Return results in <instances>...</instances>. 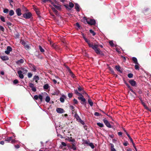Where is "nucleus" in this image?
Masks as SVG:
<instances>
[{
  "label": "nucleus",
  "instance_id": "nucleus-11",
  "mask_svg": "<svg viewBox=\"0 0 151 151\" xmlns=\"http://www.w3.org/2000/svg\"><path fill=\"white\" fill-rule=\"evenodd\" d=\"M24 62V59H21L20 60H17L16 62V63L18 65H20L21 64H22Z\"/></svg>",
  "mask_w": 151,
  "mask_h": 151
},
{
  "label": "nucleus",
  "instance_id": "nucleus-62",
  "mask_svg": "<svg viewBox=\"0 0 151 151\" xmlns=\"http://www.w3.org/2000/svg\"><path fill=\"white\" fill-rule=\"evenodd\" d=\"M90 142L89 141H88L87 140H84V143L85 144H86L88 145Z\"/></svg>",
  "mask_w": 151,
  "mask_h": 151
},
{
  "label": "nucleus",
  "instance_id": "nucleus-21",
  "mask_svg": "<svg viewBox=\"0 0 151 151\" xmlns=\"http://www.w3.org/2000/svg\"><path fill=\"white\" fill-rule=\"evenodd\" d=\"M62 97H61L60 98V100L61 102L63 103L65 101L64 98H65L66 97L65 95H64L62 96Z\"/></svg>",
  "mask_w": 151,
  "mask_h": 151
},
{
  "label": "nucleus",
  "instance_id": "nucleus-15",
  "mask_svg": "<svg viewBox=\"0 0 151 151\" xmlns=\"http://www.w3.org/2000/svg\"><path fill=\"white\" fill-rule=\"evenodd\" d=\"M70 147L71 149H73L74 150H76V147L75 146V144L74 142L72 143L71 145L70 146Z\"/></svg>",
  "mask_w": 151,
  "mask_h": 151
},
{
  "label": "nucleus",
  "instance_id": "nucleus-17",
  "mask_svg": "<svg viewBox=\"0 0 151 151\" xmlns=\"http://www.w3.org/2000/svg\"><path fill=\"white\" fill-rule=\"evenodd\" d=\"M132 60L133 61L134 63L135 64H139L137 62V58L135 57H133L132 58Z\"/></svg>",
  "mask_w": 151,
  "mask_h": 151
},
{
  "label": "nucleus",
  "instance_id": "nucleus-13",
  "mask_svg": "<svg viewBox=\"0 0 151 151\" xmlns=\"http://www.w3.org/2000/svg\"><path fill=\"white\" fill-rule=\"evenodd\" d=\"M56 111L58 113H62L64 111L63 109L61 108H57L56 109Z\"/></svg>",
  "mask_w": 151,
  "mask_h": 151
},
{
  "label": "nucleus",
  "instance_id": "nucleus-61",
  "mask_svg": "<svg viewBox=\"0 0 151 151\" xmlns=\"http://www.w3.org/2000/svg\"><path fill=\"white\" fill-rule=\"evenodd\" d=\"M15 148L16 149H18L19 148L20 146L19 145L17 144L14 145Z\"/></svg>",
  "mask_w": 151,
  "mask_h": 151
},
{
  "label": "nucleus",
  "instance_id": "nucleus-57",
  "mask_svg": "<svg viewBox=\"0 0 151 151\" xmlns=\"http://www.w3.org/2000/svg\"><path fill=\"white\" fill-rule=\"evenodd\" d=\"M51 0H41L44 3H45L49 1L51 2Z\"/></svg>",
  "mask_w": 151,
  "mask_h": 151
},
{
  "label": "nucleus",
  "instance_id": "nucleus-46",
  "mask_svg": "<svg viewBox=\"0 0 151 151\" xmlns=\"http://www.w3.org/2000/svg\"><path fill=\"white\" fill-rule=\"evenodd\" d=\"M19 83L17 79H15L13 81V83L14 84H17Z\"/></svg>",
  "mask_w": 151,
  "mask_h": 151
},
{
  "label": "nucleus",
  "instance_id": "nucleus-3",
  "mask_svg": "<svg viewBox=\"0 0 151 151\" xmlns=\"http://www.w3.org/2000/svg\"><path fill=\"white\" fill-rule=\"evenodd\" d=\"M32 16V14L30 12L24 13L23 14V17L26 19H29Z\"/></svg>",
  "mask_w": 151,
  "mask_h": 151
},
{
  "label": "nucleus",
  "instance_id": "nucleus-5",
  "mask_svg": "<svg viewBox=\"0 0 151 151\" xmlns=\"http://www.w3.org/2000/svg\"><path fill=\"white\" fill-rule=\"evenodd\" d=\"M103 121L104 122L105 125L108 127L109 128L112 127L110 123L108 122V121L106 119H103Z\"/></svg>",
  "mask_w": 151,
  "mask_h": 151
},
{
  "label": "nucleus",
  "instance_id": "nucleus-51",
  "mask_svg": "<svg viewBox=\"0 0 151 151\" xmlns=\"http://www.w3.org/2000/svg\"><path fill=\"white\" fill-rule=\"evenodd\" d=\"M82 94H83L81 93H79L77 95L79 96V97H78L83 98L84 97L83 96Z\"/></svg>",
  "mask_w": 151,
  "mask_h": 151
},
{
  "label": "nucleus",
  "instance_id": "nucleus-49",
  "mask_svg": "<svg viewBox=\"0 0 151 151\" xmlns=\"http://www.w3.org/2000/svg\"><path fill=\"white\" fill-rule=\"evenodd\" d=\"M109 44L111 46L113 47L114 46V44L112 41H110L109 42Z\"/></svg>",
  "mask_w": 151,
  "mask_h": 151
},
{
  "label": "nucleus",
  "instance_id": "nucleus-32",
  "mask_svg": "<svg viewBox=\"0 0 151 151\" xmlns=\"http://www.w3.org/2000/svg\"><path fill=\"white\" fill-rule=\"evenodd\" d=\"M74 6V4L71 2H70L69 4V6L70 8H72Z\"/></svg>",
  "mask_w": 151,
  "mask_h": 151
},
{
  "label": "nucleus",
  "instance_id": "nucleus-10",
  "mask_svg": "<svg viewBox=\"0 0 151 151\" xmlns=\"http://www.w3.org/2000/svg\"><path fill=\"white\" fill-rule=\"evenodd\" d=\"M18 74L19 75V77L21 79L24 78V76L23 74L22 73V72L21 71H18L17 72Z\"/></svg>",
  "mask_w": 151,
  "mask_h": 151
},
{
  "label": "nucleus",
  "instance_id": "nucleus-8",
  "mask_svg": "<svg viewBox=\"0 0 151 151\" xmlns=\"http://www.w3.org/2000/svg\"><path fill=\"white\" fill-rule=\"evenodd\" d=\"M16 13L18 16H20L21 15L22 13L21 9L20 8H18L16 9Z\"/></svg>",
  "mask_w": 151,
  "mask_h": 151
},
{
  "label": "nucleus",
  "instance_id": "nucleus-44",
  "mask_svg": "<svg viewBox=\"0 0 151 151\" xmlns=\"http://www.w3.org/2000/svg\"><path fill=\"white\" fill-rule=\"evenodd\" d=\"M70 74L71 76V77H73V78H74L75 77V75L73 73V72H72L70 70Z\"/></svg>",
  "mask_w": 151,
  "mask_h": 151
},
{
  "label": "nucleus",
  "instance_id": "nucleus-37",
  "mask_svg": "<svg viewBox=\"0 0 151 151\" xmlns=\"http://www.w3.org/2000/svg\"><path fill=\"white\" fill-rule=\"evenodd\" d=\"M12 137H10V141H11V142L12 143H15L17 142V141L15 139H12Z\"/></svg>",
  "mask_w": 151,
  "mask_h": 151
},
{
  "label": "nucleus",
  "instance_id": "nucleus-27",
  "mask_svg": "<svg viewBox=\"0 0 151 151\" xmlns=\"http://www.w3.org/2000/svg\"><path fill=\"white\" fill-rule=\"evenodd\" d=\"M96 124L98 126L101 127H102L104 126V124L103 123H101L100 122L97 123Z\"/></svg>",
  "mask_w": 151,
  "mask_h": 151
},
{
  "label": "nucleus",
  "instance_id": "nucleus-39",
  "mask_svg": "<svg viewBox=\"0 0 151 151\" xmlns=\"http://www.w3.org/2000/svg\"><path fill=\"white\" fill-rule=\"evenodd\" d=\"M64 6H65V8L67 10H71V9L69 7V6H68V4H65L64 5Z\"/></svg>",
  "mask_w": 151,
  "mask_h": 151
},
{
  "label": "nucleus",
  "instance_id": "nucleus-23",
  "mask_svg": "<svg viewBox=\"0 0 151 151\" xmlns=\"http://www.w3.org/2000/svg\"><path fill=\"white\" fill-rule=\"evenodd\" d=\"M75 118L77 120L78 122L79 120L81 119V118L78 115V114H77V113H76L75 114Z\"/></svg>",
  "mask_w": 151,
  "mask_h": 151
},
{
  "label": "nucleus",
  "instance_id": "nucleus-1",
  "mask_svg": "<svg viewBox=\"0 0 151 151\" xmlns=\"http://www.w3.org/2000/svg\"><path fill=\"white\" fill-rule=\"evenodd\" d=\"M84 40L88 44L89 47L93 49L96 53L101 56L104 55V53L98 48L99 45L95 43L93 44V42H91L90 40H87L86 38H84Z\"/></svg>",
  "mask_w": 151,
  "mask_h": 151
},
{
  "label": "nucleus",
  "instance_id": "nucleus-22",
  "mask_svg": "<svg viewBox=\"0 0 151 151\" xmlns=\"http://www.w3.org/2000/svg\"><path fill=\"white\" fill-rule=\"evenodd\" d=\"M88 104H89L91 106H93V102L90 99H88Z\"/></svg>",
  "mask_w": 151,
  "mask_h": 151
},
{
  "label": "nucleus",
  "instance_id": "nucleus-9",
  "mask_svg": "<svg viewBox=\"0 0 151 151\" xmlns=\"http://www.w3.org/2000/svg\"><path fill=\"white\" fill-rule=\"evenodd\" d=\"M19 71H21L23 74L26 73L27 72V70L24 68H21Z\"/></svg>",
  "mask_w": 151,
  "mask_h": 151
},
{
  "label": "nucleus",
  "instance_id": "nucleus-64",
  "mask_svg": "<svg viewBox=\"0 0 151 151\" xmlns=\"http://www.w3.org/2000/svg\"><path fill=\"white\" fill-rule=\"evenodd\" d=\"M73 101L74 103L75 104H78V101L76 99H73Z\"/></svg>",
  "mask_w": 151,
  "mask_h": 151
},
{
  "label": "nucleus",
  "instance_id": "nucleus-55",
  "mask_svg": "<svg viewBox=\"0 0 151 151\" xmlns=\"http://www.w3.org/2000/svg\"><path fill=\"white\" fill-rule=\"evenodd\" d=\"M33 79L35 80H39V78L38 76H35L34 77Z\"/></svg>",
  "mask_w": 151,
  "mask_h": 151
},
{
  "label": "nucleus",
  "instance_id": "nucleus-7",
  "mask_svg": "<svg viewBox=\"0 0 151 151\" xmlns=\"http://www.w3.org/2000/svg\"><path fill=\"white\" fill-rule=\"evenodd\" d=\"M129 82L132 86H134L136 84L135 81L133 80H130L129 81Z\"/></svg>",
  "mask_w": 151,
  "mask_h": 151
},
{
  "label": "nucleus",
  "instance_id": "nucleus-50",
  "mask_svg": "<svg viewBox=\"0 0 151 151\" xmlns=\"http://www.w3.org/2000/svg\"><path fill=\"white\" fill-rule=\"evenodd\" d=\"M82 94H83L81 93H79L77 95L79 96V97H78L83 98L84 97L83 96Z\"/></svg>",
  "mask_w": 151,
  "mask_h": 151
},
{
  "label": "nucleus",
  "instance_id": "nucleus-52",
  "mask_svg": "<svg viewBox=\"0 0 151 151\" xmlns=\"http://www.w3.org/2000/svg\"><path fill=\"white\" fill-rule=\"evenodd\" d=\"M133 74L132 73H129L128 75V77L129 78H132L133 77Z\"/></svg>",
  "mask_w": 151,
  "mask_h": 151
},
{
  "label": "nucleus",
  "instance_id": "nucleus-60",
  "mask_svg": "<svg viewBox=\"0 0 151 151\" xmlns=\"http://www.w3.org/2000/svg\"><path fill=\"white\" fill-rule=\"evenodd\" d=\"M34 99L36 100H37L39 99L38 96L37 95H35L34 96Z\"/></svg>",
  "mask_w": 151,
  "mask_h": 151
},
{
  "label": "nucleus",
  "instance_id": "nucleus-25",
  "mask_svg": "<svg viewBox=\"0 0 151 151\" xmlns=\"http://www.w3.org/2000/svg\"><path fill=\"white\" fill-rule=\"evenodd\" d=\"M111 145V151H116V149L114 148V145L112 144H110Z\"/></svg>",
  "mask_w": 151,
  "mask_h": 151
},
{
  "label": "nucleus",
  "instance_id": "nucleus-59",
  "mask_svg": "<svg viewBox=\"0 0 151 151\" xmlns=\"http://www.w3.org/2000/svg\"><path fill=\"white\" fill-rule=\"evenodd\" d=\"M36 12V13L39 16L40 15V12L39 9H38L36 11H35Z\"/></svg>",
  "mask_w": 151,
  "mask_h": 151
},
{
  "label": "nucleus",
  "instance_id": "nucleus-56",
  "mask_svg": "<svg viewBox=\"0 0 151 151\" xmlns=\"http://www.w3.org/2000/svg\"><path fill=\"white\" fill-rule=\"evenodd\" d=\"M78 122H80L81 124H82L83 125H84L85 124L84 122L83 121H82L81 119L79 120Z\"/></svg>",
  "mask_w": 151,
  "mask_h": 151
},
{
  "label": "nucleus",
  "instance_id": "nucleus-20",
  "mask_svg": "<svg viewBox=\"0 0 151 151\" xmlns=\"http://www.w3.org/2000/svg\"><path fill=\"white\" fill-rule=\"evenodd\" d=\"M115 68L117 71L120 72V73H122V71L120 70L121 67L119 65H116L115 66Z\"/></svg>",
  "mask_w": 151,
  "mask_h": 151
},
{
  "label": "nucleus",
  "instance_id": "nucleus-6",
  "mask_svg": "<svg viewBox=\"0 0 151 151\" xmlns=\"http://www.w3.org/2000/svg\"><path fill=\"white\" fill-rule=\"evenodd\" d=\"M78 98L79 100H81V103L82 104H83L84 105H86V100L84 97H78Z\"/></svg>",
  "mask_w": 151,
  "mask_h": 151
},
{
  "label": "nucleus",
  "instance_id": "nucleus-58",
  "mask_svg": "<svg viewBox=\"0 0 151 151\" xmlns=\"http://www.w3.org/2000/svg\"><path fill=\"white\" fill-rule=\"evenodd\" d=\"M32 90L33 91L35 92L36 91V89L35 87L34 86L32 88Z\"/></svg>",
  "mask_w": 151,
  "mask_h": 151
},
{
  "label": "nucleus",
  "instance_id": "nucleus-12",
  "mask_svg": "<svg viewBox=\"0 0 151 151\" xmlns=\"http://www.w3.org/2000/svg\"><path fill=\"white\" fill-rule=\"evenodd\" d=\"M0 58L3 61L8 60L9 59V57L7 56H1Z\"/></svg>",
  "mask_w": 151,
  "mask_h": 151
},
{
  "label": "nucleus",
  "instance_id": "nucleus-45",
  "mask_svg": "<svg viewBox=\"0 0 151 151\" xmlns=\"http://www.w3.org/2000/svg\"><path fill=\"white\" fill-rule=\"evenodd\" d=\"M14 14V12L12 10H10V16L13 15Z\"/></svg>",
  "mask_w": 151,
  "mask_h": 151
},
{
  "label": "nucleus",
  "instance_id": "nucleus-43",
  "mask_svg": "<svg viewBox=\"0 0 151 151\" xmlns=\"http://www.w3.org/2000/svg\"><path fill=\"white\" fill-rule=\"evenodd\" d=\"M78 91L79 92H81L82 91H83V89L82 88H81V86H79V87H78Z\"/></svg>",
  "mask_w": 151,
  "mask_h": 151
},
{
  "label": "nucleus",
  "instance_id": "nucleus-34",
  "mask_svg": "<svg viewBox=\"0 0 151 151\" xmlns=\"http://www.w3.org/2000/svg\"><path fill=\"white\" fill-rule=\"evenodd\" d=\"M49 85L48 84H45L43 86V88L45 89H47L49 88Z\"/></svg>",
  "mask_w": 151,
  "mask_h": 151
},
{
  "label": "nucleus",
  "instance_id": "nucleus-18",
  "mask_svg": "<svg viewBox=\"0 0 151 151\" xmlns=\"http://www.w3.org/2000/svg\"><path fill=\"white\" fill-rule=\"evenodd\" d=\"M54 7L58 10H61V5L58 4V5L54 6Z\"/></svg>",
  "mask_w": 151,
  "mask_h": 151
},
{
  "label": "nucleus",
  "instance_id": "nucleus-4",
  "mask_svg": "<svg viewBox=\"0 0 151 151\" xmlns=\"http://www.w3.org/2000/svg\"><path fill=\"white\" fill-rule=\"evenodd\" d=\"M124 83L126 85V86L128 87L130 90L134 94L136 95H137L136 93L132 89V87H131L129 84L127 83V81L125 80H124Z\"/></svg>",
  "mask_w": 151,
  "mask_h": 151
},
{
  "label": "nucleus",
  "instance_id": "nucleus-19",
  "mask_svg": "<svg viewBox=\"0 0 151 151\" xmlns=\"http://www.w3.org/2000/svg\"><path fill=\"white\" fill-rule=\"evenodd\" d=\"M39 48L40 51L43 54H44L45 52V50L40 45L39 46Z\"/></svg>",
  "mask_w": 151,
  "mask_h": 151
},
{
  "label": "nucleus",
  "instance_id": "nucleus-36",
  "mask_svg": "<svg viewBox=\"0 0 151 151\" xmlns=\"http://www.w3.org/2000/svg\"><path fill=\"white\" fill-rule=\"evenodd\" d=\"M50 100V98L49 96H47L45 99V101L47 102H49Z\"/></svg>",
  "mask_w": 151,
  "mask_h": 151
},
{
  "label": "nucleus",
  "instance_id": "nucleus-24",
  "mask_svg": "<svg viewBox=\"0 0 151 151\" xmlns=\"http://www.w3.org/2000/svg\"><path fill=\"white\" fill-rule=\"evenodd\" d=\"M51 9L52 10L53 12L56 15H57L58 12V11L57 10H56L55 8L54 7H52L51 8Z\"/></svg>",
  "mask_w": 151,
  "mask_h": 151
},
{
  "label": "nucleus",
  "instance_id": "nucleus-48",
  "mask_svg": "<svg viewBox=\"0 0 151 151\" xmlns=\"http://www.w3.org/2000/svg\"><path fill=\"white\" fill-rule=\"evenodd\" d=\"M137 91L139 94H141L142 93V91L140 89H137Z\"/></svg>",
  "mask_w": 151,
  "mask_h": 151
},
{
  "label": "nucleus",
  "instance_id": "nucleus-33",
  "mask_svg": "<svg viewBox=\"0 0 151 151\" xmlns=\"http://www.w3.org/2000/svg\"><path fill=\"white\" fill-rule=\"evenodd\" d=\"M89 32L90 33L92 34V35L93 36H95L96 34L95 32H94V31H93L92 29H90L89 30Z\"/></svg>",
  "mask_w": 151,
  "mask_h": 151
},
{
  "label": "nucleus",
  "instance_id": "nucleus-63",
  "mask_svg": "<svg viewBox=\"0 0 151 151\" xmlns=\"http://www.w3.org/2000/svg\"><path fill=\"white\" fill-rule=\"evenodd\" d=\"M68 96L69 97L71 98L72 97L73 94L72 93H69L68 94Z\"/></svg>",
  "mask_w": 151,
  "mask_h": 151
},
{
  "label": "nucleus",
  "instance_id": "nucleus-35",
  "mask_svg": "<svg viewBox=\"0 0 151 151\" xmlns=\"http://www.w3.org/2000/svg\"><path fill=\"white\" fill-rule=\"evenodd\" d=\"M126 134L128 137H129V139L130 140L131 142H132L133 141V140L132 139V138L129 135V134H128L127 132H126Z\"/></svg>",
  "mask_w": 151,
  "mask_h": 151
},
{
  "label": "nucleus",
  "instance_id": "nucleus-31",
  "mask_svg": "<svg viewBox=\"0 0 151 151\" xmlns=\"http://www.w3.org/2000/svg\"><path fill=\"white\" fill-rule=\"evenodd\" d=\"M32 67V70L33 71H36V67L35 65L32 64H31Z\"/></svg>",
  "mask_w": 151,
  "mask_h": 151
},
{
  "label": "nucleus",
  "instance_id": "nucleus-42",
  "mask_svg": "<svg viewBox=\"0 0 151 151\" xmlns=\"http://www.w3.org/2000/svg\"><path fill=\"white\" fill-rule=\"evenodd\" d=\"M3 12L4 13H7L8 12L9 10L7 9H3Z\"/></svg>",
  "mask_w": 151,
  "mask_h": 151
},
{
  "label": "nucleus",
  "instance_id": "nucleus-26",
  "mask_svg": "<svg viewBox=\"0 0 151 151\" xmlns=\"http://www.w3.org/2000/svg\"><path fill=\"white\" fill-rule=\"evenodd\" d=\"M5 52L6 54H8L9 53V46H8L7 47V50L5 51Z\"/></svg>",
  "mask_w": 151,
  "mask_h": 151
},
{
  "label": "nucleus",
  "instance_id": "nucleus-28",
  "mask_svg": "<svg viewBox=\"0 0 151 151\" xmlns=\"http://www.w3.org/2000/svg\"><path fill=\"white\" fill-rule=\"evenodd\" d=\"M109 71L111 72V74H114V72L112 68H111L110 67H109Z\"/></svg>",
  "mask_w": 151,
  "mask_h": 151
},
{
  "label": "nucleus",
  "instance_id": "nucleus-54",
  "mask_svg": "<svg viewBox=\"0 0 151 151\" xmlns=\"http://www.w3.org/2000/svg\"><path fill=\"white\" fill-rule=\"evenodd\" d=\"M32 74L31 73H28V77L29 78H31L32 77Z\"/></svg>",
  "mask_w": 151,
  "mask_h": 151
},
{
  "label": "nucleus",
  "instance_id": "nucleus-14",
  "mask_svg": "<svg viewBox=\"0 0 151 151\" xmlns=\"http://www.w3.org/2000/svg\"><path fill=\"white\" fill-rule=\"evenodd\" d=\"M9 139L8 138H7V139H5L4 141H1L0 142V144L1 145H3L4 143H9Z\"/></svg>",
  "mask_w": 151,
  "mask_h": 151
},
{
  "label": "nucleus",
  "instance_id": "nucleus-47",
  "mask_svg": "<svg viewBox=\"0 0 151 151\" xmlns=\"http://www.w3.org/2000/svg\"><path fill=\"white\" fill-rule=\"evenodd\" d=\"M0 18L2 22H5V19H4V17L1 16L0 17Z\"/></svg>",
  "mask_w": 151,
  "mask_h": 151
},
{
  "label": "nucleus",
  "instance_id": "nucleus-40",
  "mask_svg": "<svg viewBox=\"0 0 151 151\" xmlns=\"http://www.w3.org/2000/svg\"><path fill=\"white\" fill-rule=\"evenodd\" d=\"M139 64H136L135 65V69L136 70H139Z\"/></svg>",
  "mask_w": 151,
  "mask_h": 151
},
{
  "label": "nucleus",
  "instance_id": "nucleus-2",
  "mask_svg": "<svg viewBox=\"0 0 151 151\" xmlns=\"http://www.w3.org/2000/svg\"><path fill=\"white\" fill-rule=\"evenodd\" d=\"M84 19L86 21V22L91 25H94L96 24V21L94 19H91L90 18L87 19L86 17H84Z\"/></svg>",
  "mask_w": 151,
  "mask_h": 151
},
{
  "label": "nucleus",
  "instance_id": "nucleus-41",
  "mask_svg": "<svg viewBox=\"0 0 151 151\" xmlns=\"http://www.w3.org/2000/svg\"><path fill=\"white\" fill-rule=\"evenodd\" d=\"M38 96L39 98L40 99V101H42L43 99L42 96L41 94H39Z\"/></svg>",
  "mask_w": 151,
  "mask_h": 151
},
{
  "label": "nucleus",
  "instance_id": "nucleus-38",
  "mask_svg": "<svg viewBox=\"0 0 151 151\" xmlns=\"http://www.w3.org/2000/svg\"><path fill=\"white\" fill-rule=\"evenodd\" d=\"M88 145L90 146L92 149H93L94 148V146L92 143L89 142Z\"/></svg>",
  "mask_w": 151,
  "mask_h": 151
},
{
  "label": "nucleus",
  "instance_id": "nucleus-29",
  "mask_svg": "<svg viewBox=\"0 0 151 151\" xmlns=\"http://www.w3.org/2000/svg\"><path fill=\"white\" fill-rule=\"evenodd\" d=\"M72 139V137H70V138H69L68 139V140L69 142H74L75 141V139Z\"/></svg>",
  "mask_w": 151,
  "mask_h": 151
},
{
  "label": "nucleus",
  "instance_id": "nucleus-30",
  "mask_svg": "<svg viewBox=\"0 0 151 151\" xmlns=\"http://www.w3.org/2000/svg\"><path fill=\"white\" fill-rule=\"evenodd\" d=\"M20 42L21 44L23 45H25L27 44V43L23 40H21Z\"/></svg>",
  "mask_w": 151,
  "mask_h": 151
},
{
  "label": "nucleus",
  "instance_id": "nucleus-53",
  "mask_svg": "<svg viewBox=\"0 0 151 151\" xmlns=\"http://www.w3.org/2000/svg\"><path fill=\"white\" fill-rule=\"evenodd\" d=\"M94 114L95 116H99L101 115V114H100L98 112H95L94 113Z\"/></svg>",
  "mask_w": 151,
  "mask_h": 151
},
{
  "label": "nucleus",
  "instance_id": "nucleus-16",
  "mask_svg": "<svg viewBox=\"0 0 151 151\" xmlns=\"http://www.w3.org/2000/svg\"><path fill=\"white\" fill-rule=\"evenodd\" d=\"M75 7L77 12L80 11V6L78 4H75Z\"/></svg>",
  "mask_w": 151,
  "mask_h": 151
}]
</instances>
